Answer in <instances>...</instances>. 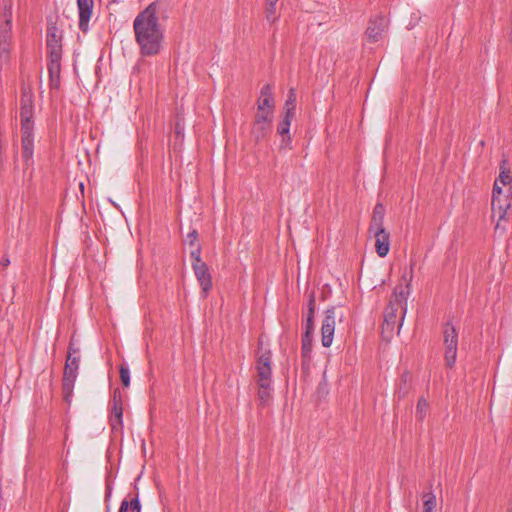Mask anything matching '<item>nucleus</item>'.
<instances>
[{"label":"nucleus","instance_id":"1","mask_svg":"<svg viewBox=\"0 0 512 512\" xmlns=\"http://www.w3.org/2000/svg\"><path fill=\"white\" fill-rule=\"evenodd\" d=\"M160 4V0L150 3L133 21L135 41L142 56H155L162 49L164 32L157 17Z\"/></svg>","mask_w":512,"mask_h":512},{"label":"nucleus","instance_id":"2","mask_svg":"<svg viewBox=\"0 0 512 512\" xmlns=\"http://www.w3.org/2000/svg\"><path fill=\"white\" fill-rule=\"evenodd\" d=\"M34 104L31 89L24 88L20 99L21 122V149L25 166L31 167L34 163Z\"/></svg>","mask_w":512,"mask_h":512},{"label":"nucleus","instance_id":"3","mask_svg":"<svg viewBox=\"0 0 512 512\" xmlns=\"http://www.w3.org/2000/svg\"><path fill=\"white\" fill-rule=\"evenodd\" d=\"M408 294L409 284H407L406 287L400 285L394 289L393 295L384 312V322L382 325V330L384 333H392L397 322L399 328L402 326V322L406 313Z\"/></svg>","mask_w":512,"mask_h":512},{"label":"nucleus","instance_id":"4","mask_svg":"<svg viewBox=\"0 0 512 512\" xmlns=\"http://www.w3.org/2000/svg\"><path fill=\"white\" fill-rule=\"evenodd\" d=\"M80 363V348L76 346L74 336L70 338L62 378V391L66 402L73 393Z\"/></svg>","mask_w":512,"mask_h":512},{"label":"nucleus","instance_id":"5","mask_svg":"<svg viewBox=\"0 0 512 512\" xmlns=\"http://www.w3.org/2000/svg\"><path fill=\"white\" fill-rule=\"evenodd\" d=\"M443 344L445 347V364L448 368H453L457 359L458 332L449 321L443 326Z\"/></svg>","mask_w":512,"mask_h":512},{"label":"nucleus","instance_id":"6","mask_svg":"<svg viewBox=\"0 0 512 512\" xmlns=\"http://www.w3.org/2000/svg\"><path fill=\"white\" fill-rule=\"evenodd\" d=\"M271 358L272 354L270 350L262 351L257 358V383L260 387H271Z\"/></svg>","mask_w":512,"mask_h":512},{"label":"nucleus","instance_id":"7","mask_svg":"<svg viewBox=\"0 0 512 512\" xmlns=\"http://www.w3.org/2000/svg\"><path fill=\"white\" fill-rule=\"evenodd\" d=\"M46 46L49 60L62 59V34L55 23L47 27Z\"/></svg>","mask_w":512,"mask_h":512},{"label":"nucleus","instance_id":"8","mask_svg":"<svg viewBox=\"0 0 512 512\" xmlns=\"http://www.w3.org/2000/svg\"><path fill=\"white\" fill-rule=\"evenodd\" d=\"M337 317L336 307L332 306L325 311V317L321 327V342L325 348L331 346L335 331V321Z\"/></svg>","mask_w":512,"mask_h":512},{"label":"nucleus","instance_id":"9","mask_svg":"<svg viewBox=\"0 0 512 512\" xmlns=\"http://www.w3.org/2000/svg\"><path fill=\"white\" fill-rule=\"evenodd\" d=\"M192 269L201 287V296L202 298H206L213 286L209 267L206 263L192 264Z\"/></svg>","mask_w":512,"mask_h":512},{"label":"nucleus","instance_id":"10","mask_svg":"<svg viewBox=\"0 0 512 512\" xmlns=\"http://www.w3.org/2000/svg\"><path fill=\"white\" fill-rule=\"evenodd\" d=\"M387 28V20L384 16L378 15L370 18L365 35L369 42H378L385 29Z\"/></svg>","mask_w":512,"mask_h":512},{"label":"nucleus","instance_id":"11","mask_svg":"<svg viewBox=\"0 0 512 512\" xmlns=\"http://www.w3.org/2000/svg\"><path fill=\"white\" fill-rule=\"evenodd\" d=\"M412 389L413 375L410 371L404 370L395 384L394 397L398 400L405 399Z\"/></svg>","mask_w":512,"mask_h":512},{"label":"nucleus","instance_id":"12","mask_svg":"<svg viewBox=\"0 0 512 512\" xmlns=\"http://www.w3.org/2000/svg\"><path fill=\"white\" fill-rule=\"evenodd\" d=\"M94 0H77V8L79 14V29L83 33L89 30V21L92 17Z\"/></svg>","mask_w":512,"mask_h":512},{"label":"nucleus","instance_id":"13","mask_svg":"<svg viewBox=\"0 0 512 512\" xmlns=\"http://www.w3.org/2000/svg\"><path fill=\"white\" fill-rule=\"evenodd\" d=\"M258 110H266L274 112L275 101L272 93V87L270 84H265L260 91V96L257 100Z\"/></svg>","mask_w":512,"mask_h":512},{"label":"nucleus","instance_id":"14","mask_svg":"<svg viewBox=\"0 0 512 512\" xmlns=\"http://www.w3.org/2000/svg\"><path fill=\"white\" fill-rule=\"evenodd\" d=\"M47 69L50 88L59 89L61 83V59L49 60Z\"/></svg>","mask_w":512,"mask_h":512},{"label":"nucleus","instance_id":"15","mask_svg":"<svg viewBox=\"0 0 512 512\" xmlns=\"http://www.w3.org/2000/svg\"><path fill=\"white\" fill-rule=\"evenodd\" d=\"M271 131L272 122L253 121L251 135L256 142H260L267 139Z\"/></svg>","mask_w":512,"mask_h":512},{"label":"nucleus","instance_id":"16","mask_svg":"<svg viewBox=\"0 0 512 512\" xmlns=\"http://www.w3.org/2000/svg\"><path fill=\"white\" fill-rule=\"evenodd\" d=\"M312 353V338L309 335H304L302 338L301 356H302V369L307 371L310 369Z\"/></svg>","mask_w":512,"mask_h":512},{"label":"nucleus","instance_id":"17","mask_svg":"<svg viewBox=\"0 0 512 512\" xmlns=\"http://www.w3.org/2000/svg\"><path fill=\"white\" fill-rule=\"evenodd\" d=\"M491 206L493 215L498 214L499 221H501L505 218L506 212L510 208L511 204L507 197H493Z\"/></svg>","mask_w":512,"mask_h":512},{"label":"nucleus","instance_id":"18","mask_svg":"<svg viewBox=\"0 0 512 512\" xmlns=\"http://www.w3.org/2000/svg\"><path fill=\"white\" fill-rule=\"evenodd\" d=\"M375 237V249L379 257H385L390 250V235L388 232L379 234Z\"/></svg>","mask_w":512,"mask_h":512},{"label":"nucleus","instance_id":"19","mask_svg":"<svg viewBox=\"0 0 512 512\" xmlns=\"http://www.w3.org/2000/svg\"><path fill=\"white\" fill-rule=\"evenodd\" d=\"M293 117H294L293 115L283 113V118L280 121V123L278 124L277 132L279 135H281L283 137V139H282L283 143L291 142V137H290L289 131H290V125H291V121H292Z\"/></svg>","mask_w":512,"mask_h":512},{"label":"nucleus","instance_id":"20","mask_svg":"<svg viewBox=\"0 0 512 512\" xmlns=\"http://www.w3.org/2000/svg\"><path fill=\"white\" fill-rule=\"evenodd\" d=\"M0 11L3 25H12V0H1Z\"/></svg>","mask_w":512,"mask_h":512},{"label":"nucleus","instance_id":"21","mask_svg":"<svg viewBox=\"0 0 512 512\" xmlns=\"http://www.w3.org/2000/svg\"><path fill=\"white\" fill-rule=\"evenodd\" d=\"M122 397L118 390L114 391L109 416H123Z\"/></svg>","mask_w":512,"mask_h":512},{"label":"nucleus","instance_id":"22","mask_svg":"<svg viewBox=\"0 0 512 512\" xmlns=\"http://www.w3.org/2000/svg\"><path fill=\"white\" fill-rule=\"evenodd\" d=\"M423 512H436V496L432 491L422 494Z\"/></svg>","mask_w":512,"mask_h":512},{"label":"nucleus","instance_id":"23","mask_svg":"<svg viewBox=\"0 0 512 512\" xmlns=\"http://www.w3.org/2000/svg\"><path fill=\"white\" fill-rule=\"evenodd\" d=\"M295 109H296V93H295V90L293 88H291L288 92V96H287V99L284 104L283 113L294 116Z\"/></svg>","mask_w":512,"mask_h":512},{"label":"nucleus","instance_id":"24","mask_svg":"<svg viewBox=\"0 0 512 512\" xmlns=\"http://www.w3.org/2000/svg\"><path fill=\"white\" fill-rule=\"evenodd\" d=\"M497 180L504 186L509 185L512 182V177L510 175V170L507 167L506 159H503L500 163V174Z\"/></svg>","mask_w":512,"mask_h":512},{"label":"nucleus","instance_id":"25","mask_svg":"<svg viewBox=\"0 0 512 512\" xmlns=\"http://www.w3.org/2000/svg\"><path fill=\"white\" fill-rule=\"evenodd\" d=\"M279 0H267L266 8H265V17L266 20L274 23L278 16L276 14V4Z\"/></svg>","mask_w":512,"mask_h":512},{"label":"nucleus","instance_id":"26","mask_svg":"<svg viewBox=\"0 0 512 512\" xmlns=\"http://www.w3.org/2000/svg\"><path fill=\"white\" fill-rule=\"evenodd\" d=\"M385 206L382 203H377L373 208L371 221L384 222Z\"/></svg>","mask_w":512,"mask_h":512},{"label":"nucleus","instance_id":"27","mask_svg":"<svg viewBox=\"0 0 512 512\" xmlns=\"http://www.w3.org/2000/svg\"><path fill=\"white\" fill-rule=\"evenodd\" d=\"M11 42H0V62L7 64L10 61Z\"/></svg>","mask_w":512,"mask_h":512},{"label":"nucleus","instance_id":"28","mask_svg":"<svg viewBox=\"0 0 512 512\" xmlns=\"http://www.w3.org/2000/svg\"><path fill=\"white\" fill-rule=\"evenodd\" d=\"M12 41V25H2L0 28V42Z\"/></svg>","mask_w":512,"mask_h":512},{"label":"nucleus","instance_id":"29","mask_svg":"<svg viewBox=\"0 0 512 512\" xmlns=\"http://www.w3.org/2000/svg\"><path fill=\"white\" fill-rule=\"evenodd\" d=\"M120 379L124 387H128L130 385V371L127 365H120L119 368Z\"/></svg>","mask_w":512,"mask_h":512},{"label":"nucleus","instance_id":"30","mask_svg":"<svg viewBox=\"0 0 512 512\" xmlns=\"http://www.w3.org/2000/svg\"><path fill=\"white\" fill-rule=\"evenodd\" d=\"M273 113H274V112H271V111L258 110V109H257L256 115H255V118H254V121H267V122H272V119H273Z\"/></svg>","mask_w":512,"mask_h":512},{"label":"nucleus","instance_id":"31","mask_svg":"<svg viewBox=\"0 0 512 512\" xmlns=\"http://www.w3.org/2000/svg\"><path fill=\"white\" fill-rule=\"evenodd\" d=\"M384 222H370L369 232L373 233L374 236L387 232L384 228Z\"/></svg>","mask_w":512,"mask_h":512},{"label":"nucleus","instance_id":"32","mask_svg":"<svg viewBox=\"0 0 512 512\" xmlns=\"http://www.w3.org/2000/svg\"><path fill=\"white\" fill-rule=\"evenodd\" d=\"M192 264H204L205 262L201 259V245L197 244L195 249L190 252Z\"/></svg>","mask_w":512,"mask_h":512},{"label":"nucleus","instance_id":"33","mask_svg":"<svg viewBox=\"0 0 512 512\" xmlns=\"http://www.w3.org/2000/svg\"><path fill=\"white\" fill-rule=\"evenodd\" d=\"M416 411L420 415H426L429 411V404L424 397L419 398Z\"/></svg>","mask_w":512,"mask_h":512},{"label":"nucleus","instance_id":"34","mask_svg":"<svg viewBox=\"0 0 512 512\" xmlns=\"http://www.w3.org/2000/svg\"><path fill=\"white\" fill-rule=\"evenodd\" d=\"M186 241L190 246H196L198 244V232L196 230H193L190 233H188Z\"/></svg>","mask_w":512,"mask_h":512},{"label":"nucleus","instance_id":"35","mask_svg":"<svg viewBox=\"0 0 512 512\" xmlns=\"http://www.w3.org/2000/svg\"><path fill=\"white\" fill-rule=\"evenodd\" d=\"M130 511L131 512H141V504L138 496L130 499Z\"/></svg>","mask_w":512,"mask_h":512},{"label":"nucleus","instance_id":"36","mask_svg":"<svg viewBox=\"0 0 512 512\" xmlns=\"http://www.w3.org/2000/svg\"><path fill=\"white\" fill-rule=\"evenodd\" d=\"M174 132L177 137H183L184 134V124L182 123L181 119H177L175 122Z\"/></svg>","mask_w":512,"mask_h":512},{"label":"nucleus","instance_id":"37","mask_svg":"<svg viewBox=\"0 0 512 512\" xmlns=\"http://www.w3.org/2000/svg\"><path fill=\"white\" fill-rule=\"evenodd\" d=\"M269 391H270V387H260L259 386V391H258L259 398L262 401H266L269 398Z\"/></svg>","mask_w":512,"mask_h":512},{"label":"nucleus","instance_id":"38","mask_svg":"<svg viewBox=\"0 0 512 512\" xmlns=\"http://www.w3.org/2000/svg\"><path fill=\"white\" fill-rule=\"evenodd\" d=\"M502 193H503L502 187L499 186L498 180H496L494 185H493L492 198L493 197L500 198V197H502Z\"/></svg>","mask_w":512,"mask_h":512},{"label":"nucleus","instance_id":"39","mask_svg":"<svg viewBox=\"0 0 512 512\" xmlns=\"http://www.w3.org/2000/svg\"><path fill=\"white\" fill-rule=\"evenodd\" d=\"M313 330H314V319L307 318L306 319V327H305L304 335L311 336Z\"/></svg>","mask_w":512,"mask_h":512},{"label":"nucleus","instance_id":"40","mask_svg":"<svg viewBox=\"0 0 512 512\" xmlns=\"http://www.w3.org/2000/svg\"><path fill=\"white\" fill-rule=\"evenodd\" d=\"M130 510V500L124 499L119 508V512H129Z\"/></svg>","mask_w":512,"mask_h":512},{"label":"nucleus","instance_id":"41","mask_svg":"<svg viewBox=\"0 0 512 512\" xmlns=\"http://www.w3.org/2000/svg\"><path fill=\"white\" fill-rule=\"evenodd\" d=\"M310 307L316 308V298H315V293L314 292H311L309 294L307 308L310 309Z\"/></svg>","mask_w":512,"mask_h":512},{"label":"nucleus","instance_id":"42","mask_svg":"<svg viewBox=\"0 0 512 512\" xmlns=\"http://www.w3.org/2000/svg\"><path fill=\"white\" fill-rule=\"evenodd\" d=\"M9 264H10V260H9V258H8V257H2V259H1V265H2L3 267H7Z\"/></svg>","mask_w":512,"mask_h":512},{"label":"nucleus","instance_id":"43","mask_svg":"<svg viewBox=\"0 0 512 512\" xmlns=\"http://www.w3.org/2000/svg\"><path fill=\"white\" fill-rule=\"evenodd\" d=\"M314 314H315V308L310 307V309H308L307 318L314 319Z\"/></svg>","mask_w":512,"mask_h":512},{"label":"nucleus","instance_id":"44","mask_svg":"<svg viewBox=\"0 0 512 512\" xmlns=\"http://www.w3.org/2000/svg\"><path fill=\"white\" fill-rule=\"evenodd\" d=\"M338 317H339V319H340V321H341V320L344 318V314H343V313H340V314L338 315Z\"/></svg>","mask_w":512,"mask_h":512},{"label":"nucleus","instance_id":"45","mask_svg":"<svg viewBox=\"0 0 512 512\" xmlns=\"http://www.w3.org/2000/svg\"><path fill=\"white\" fill-rule=\"evenodd\" d=\"M121 419H122V418H120V417L115 418V420H116L117 424H120Z\"/></svg>","mask_w":512,"mask_h":512}]
</instances>
